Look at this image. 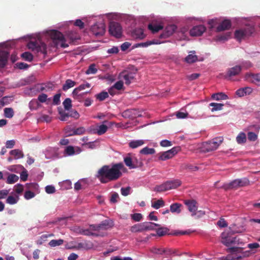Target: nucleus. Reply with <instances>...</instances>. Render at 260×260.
<instances>
[{
	"label": "nucleus",
	"instance_id": "1",
	"mask_svg": "<svg viewBox=\"0 0 260 260\" xmlns=\"http://www.w3.org/2000/svg\"><path fill=\"white\" fill-rule=\"evenodd\" d=\"M123 167L121 162L114 164L111 167L104 166L99 170L97 177L103 183L116 180L121 176V170Z\"/></svg>",
	"mask_w": 260,
	"mask_h": 260
},
{
	"label": "nucleus",
	"instance_id": "2",
	"mask_svg": "<svg viewBox=\"0 0 260 260\" xmlns=\"http://www.w3.org/2000/svg\"><path fill=\"white\" fill-rule=\"evenodd\" d=\"M50 36L54 47H58L60 46L61 48H67L69 45L66 43V39L63 35L58 30H52L50 32Z\"/></svg>",
	"mask_w": 260,
	"mask_h": 260
},
{
	"label": "nucleus",
	"instance_id": "3",
	"mask_svg": "<svg viewBox=\"0 0 260 260\" xmlns=\"http://www.w3.org/2000/svg\"><path fill=\"white\" fill-rule=\"evenodd\" d=\"M221 242L227 247L232 244H240L242 242L240 241L239 237H233L231 232H224L221 234Z\"/></svg>",
	"mask_w": 260,
	"mask_h": 260
},
{
	"label": "nucleus",
	"instance_id": "4",
	"mask_svg": "<svg viewBox=\"0 0 260 260\" xmlns=\"http://www.w3.org/2000/svg\"><path fill=\"white\" fill-rule=\"evenodd\" d=\"M223 138L222 137H216L208 142H204L203 145V150L205 152H209L216 150L222 143Z\"/></svg>",
	"mask_w": 260,
	"mask_h": 260
},
{
	"label": "nucleus",
	"instance_id": "5",
	"mask_svg": "<svg viewBox=\"0 0 260 260\" xmlns=\"http://www.w3.org/2000/svg\"><path fill=\"white\" fill-rule=\"evenodd\" d=\"M250 181L247 178L235 179L231 182L225 184L224 187L225 189H237L240 187L248 186Z\"/></svg>",
	"mask_w": 260,
	"mask_h": 260
},
{
	"label": "nucleus",
	"instance_id": "6",
	"mask_svg": "<svg viewBox=\"0 0 260 260\" xmlns=\"http://www.w3.org/2000/svg\"><path fill=\"white\" fill-rule=\"evenodd\" d=\"M109 31L113 36L120 38L122 36V27L118 22H111L109 24Z\"/></svg>",
	"mask_w": 260,
	"mask_h": 260
},
{
	"label": "nucleus",
	"instance_id": "7",
	"mask_svg": "<svg viewBox=\"0 0 260 260\" xmlns=\"http://www.w3.org/2000/svg\"><path fill=\"white\" fill-rule=\"evenodd\" d=\"M179 147H174L170 150L159 153L158 159L161 160H166L172 158L179 151Z\"/></svg>",
	"mask_w": 260,
	"mask_h": 260
},
{
	"label": "nucleus",
	"instance_id": "8",
	"mask_svg": "<svg viewBox=\"0 0 260 260\" xmlns=\"http://www.w3.org/2000/svg\"><path fill=\"white\" fill-rule=\"evenodd\" d=\"M90 84L89 83H86V84H81L78 87L75 88L72 92V95L74 99L81 102L82 95L84 93L79 94V92L86 88H90Z\"/></svg>",
	"mask_w": 260,
	"mask_h": 260
},
{
	"label": "nucleus",
	"instance_id": "9",
	"mask_svg": "<svg viewBox=\"0 0 260 260\" xmlns=\"http://www.w3.org/2000/svg\"><path fill=\"white\" fill-rule=\"evenodd\" d=\"M106 26L102 22L96 23L91 27V30L95 36H103L105 32Z\"/></svg>",
	"mask_w": 260,
	"mask_h": 260
},
{
	"label": "nucleus",
	"instance_id": "10",
	"mask_svg": "<svg viewBox=\"0 0 260 260\" xmlns=\"http://www.w3.org/2000/svg\"><path fill=\"white\" fill-rule=\"evenodd\" d=\"M206 27L203 25L194 26L190 30V35L191 36H201L206 30Z\"/></svg>",
	"mask_w": 260,
	"mask_h": 260
},
{
	"label": "nucleus",
	"instance_id": "11",
	"mask_svg": "<svg viewBox=\"0 0 260 260\" xmlns=\"http://www.w3.org/2000/svg\"><path fill=\"white\" fill-rule=\"evenodd\" d=\"M131 36L134 39L142 40L145 38L146 35L144 34V30L142 28H138L132 31Z\"/></svg>",
	"mask_w": 260,
	"mask_h": 260
},
{
	"label": "nucleus",
	"instance_id": "12",
	"mask_svg": "<svg viewBox=\"0 0 260 260\" xmlns=\"http://www.w3.org/2000/svg\"><path fill=\"white\" fill-rule=\"evenodd\" d=\"M185 204L187 206L188 210L192 213L191 215H195L196 214V211L198 209L197 202L193 200H187L185 201Z\"/></svg>",
	"mask_w": 260,
	"mask_h": 260
},
{
	"label": "nucleus",
	"instance_id": "13",
	"mask_svg": "<svg viewBox=\"0 0 260 260\" xmlns=\"http://www.w3.org/2000/svg\"><path fill=\"white\" fill-rule=\"evenodd\" d=\"M245 78L250 82L259 85L260 83V74L247 73L245 75Z\"/></svg>",
	"mask_w": 260,
	"mask_h": 260
},
{
	"label": "nucleus",
	"instance_id": "14",
	"mask_svg": "<svg viewBox=\"0 0 260 260\" xmlns=\"http://www.w3.org/2000/svg\"><path fill=\"white\" fill-rule=\"evenodd\" d=\"M253 91V89L250 87H245L238 89L236 94L239 97H242L250 94Z\"/></svg>",
	"mask_w": 260,
	"mask_h": 260
},
{
	"label": "nucleus",
	"instance_id": "15",
	"mask_svg": "<svg viewBox=\"0 0 260 260\" xmlns=\"http://www.w3.org/2000/svg\"><path fill=\"white\" fill-rule=\"evenodd\" d=\"M231 22L229 20L225 19L222 21L221 23L216 27L217 32L228 30L231 27Z\"/></svg>",
	"mask_w": 260,
	"mask_h": 260
},
{
	"label": "nucleus",
	"instance_id": "16",
	"mask_svg": "<svg viewBox=\"0 0 260 260\" xmlns=\"http://www.w3.org/2000/svg\"><path fill=\"white\" fill-rule=\"evenodd\" d=\"M241 71L242 67L241 66H236L228 69L227 75L229 77L235 76L239 75Z\"/></svg>",
	"mask_w": 260,
	"mask_h": 260
},
{
	"label": "nucleus",
	"instance_id": "17",
	"mask_svg": "<svg viewBox=\"0 0 260 260\" xmlns=\"http://www.w3.org/2000/svg\"><path fill=\"white\" fill-rule=\"evenodd\" d=\"M121 76L125 81L126 85H129L135 79V75L132 73L123 72Z\"/></svg>",
	"mask_w": 260,
	"mask_h": 260
},
{
	"label": "nucleus",
	"instance_id": "18",
	"mask_svg": "<svg viewBox=\"0 0 260 260\" xmlns=\"http://www.w3.org/2000/svg\"><path fill=\"white\" fill-rule=\"evenodd\" d=\"M85 132V129L84 127H80L76 129H72L70 131L66 132L67 136H71L74 135H80L83 134Z\"/></svg>",
	"mask_w": 260,
	"mask_h": 260
},
{
	"label": "nucleus",
	"instance_id": "19",
	"mask_svg": "<svg viewBox=\"0 0 260 260\" xmlns=\"http://www.w3.org/2000/svg\"><path fill=\"white\" fill-rule=\"evenodd\" d=\"M9 53L5 51L0 52V68H4L7 64Z\"/></svg>",
	"mask_w": 260,
	"mask_h": 260
},
{
	"label": "nucleus",
	"instance_id": "20",
	"mask_svg": "<svg viewBox=\"0 0 260 260\" xmlns=\"http://www.w3.org/2000/svg\"><path fill=\"white\" fill-rule=\"evenodd\" d=\"M135 113H136L135 109H127L122 113V116L125 118L134 119L135 116Z\"/></svg>",
	"mask_w": 260,
	"mask_h": 260
},
{
	"label": "nucleus",
	"instance_id": "21",
	"mask_svg": "<svg viewBox=\"0 0 260 260\" xmlns=\"http://www.w3.org/2000/svg\"><path fill=\"white\" fill-rule=\"evenodd\" d=\"M145 224L144 222L134 225L131 228V231L133 233L142 232L145 231Z\"/></svg>",
	"mask_w": 260,
	"mask_h": 260
},
{
	"label": "nucleus",
	"instance_id": "22",
	"mask_svg": "<svg viewBox=\"0 0 260 260\" xmlns=\"http://www.w3.org/2000/svg\"><path fill=\"white\" fill-rule=\"evenodd\" d=\"M168 187L169 190L175 189L179 187L181 184V182L178 179L167 181Z\"/></svg>",
	"mask_w": 260,
	"mask_h": 260
},
{
	"label": "nucleus",
	"instance_id": "23",
	"mask_svg": "<svg viewBox=\"0 0 260 260\" xmlns=\"http://www.w3.org/2000/svg\"><path fill=\"white\" fill-rule=\"evenodd\" d=\"M66 37L69 39L71 42H73L80 39L78 34L73 31H69L66 33Z\"/></svg>",
	"mask_w": 260,
	"mask_h": 260
},
{
	"label": "nucleus",
	"instance_id": "24",
	"mask_svg": "<svg viewBox=\"0 0 260 260\" xmlns=\"http://www.w3.org/2000/svg\"><path fill=\"white\" fill-rule=\"evenodd\" d=\"M108 130V126L105 124H102L97 126L96 129L93 130V133L99 135L105 134Z\"/></svg>",
	"mask_w": 260,
	"mask_h": 260
},
{
	"label": "nucleus",
	"instance_id": "25",
	"mask_svg": "<svg viewBox=\"0 0 260 260\" xmlns=\"http://www.w3.org/2000/svg\"><path fill=\"white\" fill-rule=\"evenodd\" d=\"M131 153L127 154V156L124 158V162L129 169H135L136 168V166L133 164V158L131 156Z\"/></svg>",
	"mask_w": 260,
	"mask_h": 260
},
{
	"label": "nucleus",
	"instance_id": "26",
	"mask_svg": "<svg viewBox=\"0 0 260 260\" xmlns=\"http://www.w3.org/2000/svg\"><path fill=\"white\" fill-rule=\"evenodd\" d=\"M148 28L153 33H156L160 30L162 29L163 26L160 24L150 23L148 26Z\"/></svg>",
	"mask_w": 260,
	"mask_h": 260
},
{
	"label": "nucleus",
	"instance_id": "27",
	"mask_svg": "<svg viewBox=\"0 0 260 260\" xmlns=\"http://www.w3.org/2000/svg\"><path fill=\"white\" fill-rule=\"evenodd\" d=\"M76 85V82L72 80L71 79H67L65 83L62 86V90L67 91L69 88L74 87Z\"/></svg>",
	"mask_w": 260,
	"mask_h": 260
},
{
	"label": "nucleus",
	"instance_id": "28",
	"mask_svg": "<svg viewBox=\"0 0 260 260\" xmlns=\"http://www.w3.org/2000/svg\"><path fill=\"white\" fill-rule=\"evenodd\" d=\"M182 206V205L179 203H174L172 204L170 206V211L172 213H176L177 214H179L181 212V207Z\"/></svg>",
	"mask_w": 260,
	"mask_h": 260
},
{
	"label": "nucleus",
	"instance_id": "29",
	"mask_svg": "<svg viewBox=\"0 0 260 260\" xmlns=\"http://www.w3.org/2000/svg\"><path fill=\"white\" fill-rule=\"evenodd\" d=\"M144 144V141L143 140H138L132 141L128 144L129 147L135 149L138 148Z\"/></svg>",
	"mask_w": 260,
	"mask_h": 260
},
{
	"label": "nucleus",
	"instance_id": "30",
	"mask_svg": "<svg viewBox=\"0 0 260 260\" xmlns=\"http://www.w3.org/2000/svg\"><path fill=\"white\" fill-rule=\"evenodd\" d=\"M10 154L12 155H13L15 157V159H19L24 157L23 152L19 149L12 150L10 151Z\"/></svg>",
	"mask_w": 260,
	"mask_h": 260
},
{
	"label": "nucleus",
	"instance_id": "31",
	"mask_svg": "<svg viewBox=\"0 0 260 260\" xmlns=\"http://www.w3.org/2000/svg\"><path fill=\"white\" fill-rule=\"evenodd\" d=\"M211 98L217 101L226 100L228 99V95L222 92L213 93L212 95Z\"/></svg>",
	"mask_w": 260,
	"mask_h": 260
},
{
	"label": "nucleus",
	"instance_id": "32",
	"mask_svg": "<svg viewBox=\"0 0 260 260\" xmlns=\"http://www.w3.org/2000/svg\"><path fill=\"white\" fill-rule=\"evenodd\" d=\"M19 200L18 195H15V196H9L6 199V203L10 205H14L16 204Z\"/></svg>",
	"mask_w": 260,
	"mask_h": 260
},
{
	"label": "nucleus",
	"instance_id": "33",
	"mask_svg": "<svg viewBox=\"0 0 260 260\" xmlns=\"http://www.w3.org/2000/svg\"><path fill=\"white\" fill-rule=\"evenodd\" d=\"M36 52H41L44 54H47V46L44 43L40 42L38 44Z\"/></svg>",
	"mask_w": 260,
	"mask_h": 260
},
{
	"label": "nucleus",
	"instance_id": "34",
	"mask_svg": "<svg viewBox=\"0 0 260 260\" xmlns=\"http://www.w3.org/2000/svg\"><path fill=\"white\" fill-rule=\"evenodd\" d=\"M167 182L160 184L159 185H157L155 187L154 190L156 192H164L167 190H169Z\"/></svg>",
	"mask_w": 260,
	"mask_h": 260
},
{
	"label": "nucleus",
	"instance_id": "35",
	"mask_svg": "<svg viewBox=\"0 0 260 260\" xmlns=\"http://www.w3.org/2000/svg\"><path fill=\"white\" fill-rule=\"evenodd\" d=\"M145 226V231L149 230H153L156 226H159L160 225L157 223H155L151 222H144Z\"/></svg>",
	"mask_w": 260,
	"mask_h": 260
},
{
	"label": "nucleus",
	"instance_id": "36",
	"mask_svg": "<svg viewBox=\"0 0 260 260\" xmlns=\"http://www.w3.org/2000/svg\"><path fill=\"white\" fill-rule=\"evenodd\" d=\"M96 99L99 101H103L109 97V94L108 92L103 91L95 95Z\"/></svg>",
	"mask_w": 260,
	"mask_h": 260
},
{
	"label": "nucleus",
	"instance_id": "37",
	"mask_svg": "<svg viewBox=\"0 0 260 260\" xmlns=\"http://www.w3.org/2000/svg\"><path fill=\"white\" fill-rule=\"evenodd\" d=\"M224 106L223 104L220 103H211L209 104V106L212 107L211 109L212 112H214L216 111H219L222 110V107Z\"/></svg>",
	"mask_w": 260,
	"mask_h": 260
},
{
	"label": "nucleus",
	"instance_id": "38",
	"mask_svg": "<svg viewBox=\"0 0 260 260\" xmlns=\"http://www.w3.org/2000/svg\"><path fill=\"white\" fill-rule=\"evenodd\" d=\"M176 26L175 25H171L166 27L165 29L166 36L169 37L176 30Z\"/></svg>",
	"mask_w": 260,
	"mask_h": 260
},
{
	"label": "nucleus",
	"instance_id": "39",
	"mask_svg": "<svg viewBox=\"0 0 260 260\" xmlns=\"http://www.w3.org/2000/svg\"><path fill=\"white\" fill-rule=\"evenodd\" d=\"M4 115L6 118H11L14 115V112L12 108H6L4 110Z\"/></svg>",
	"mask_w": 260,
	"mask_h": 260
},
{
	"label": "nucleus",
	"instance_id": "40",
	"mask_svg": "<svg viewBox=\"0 0 260 260\" xmlns=\"http://www.w3.org/2000/svg\"><path fill=\"white\" fill-rule=\"evenodd\" d=\"M165 205V204L163 200L162 199H160L153 203L151 206L155 209H158L160 207H164Z\"/></svg>",
	"mask_w": 260,
	"mask_h": 260
},
{
	"label": "nucleus",
	"instance_id": "41",
	"mask_svg": "<svg viewBox=\"0 0 260 260\" xmlns=\"http://www.w3.org/2000/svg\"><path fill=\"white\" fill-rule=\"evenodd\" d=\"M155 150L154 148H149L147 147H145L142 149L140 153L145 155L153 154L155 153Z\"/></svg>",
	"mask_w": 260,
	"mask_h": 260
},
{
	"label": "nucleus",
	"instance_id": "42",
	"mask_svg": "<svg viewBox=\"0 0 260 260\" xmlns=\"http://www.w3.org/2000/svg\"><path fill=\"white\" fill-rule=\"evenodd\" d=\"M237 142L238 144H242L246 142V136L245 133H240L236 138Z\"/></svg>",
	"mask_w": 260,
	"mask_h": 260
},
{
	"label": "nucleus",
	"instance_id": "43",
	"mask_svg": "<svg viewBox=\"0 0 260 260\" xmlns=\"http://www.w3.org/2000/svg\"><path fill=\"white\" fill-rule=\"evenodd\" d=\"M155 44V42L154 41H148L144 43H140L136 44L134 45V47L138 48V47H147L151 45Z\"/></svg>",
	"mask_w": 260,
	"mask_h": 260
},
{
	"label": "nucleus",
	"instance_id": "44",
	"mask_svg": "<svg viewBox=\"0 0 260 260\" xmlns=\"http://www.w3.org/2000/svg\"><path fill=\"white\" fill-rule=\"evenodd\" d=\"M19 179L18 176L15 174H10L7 178V183L8 184H13L17 182Z\"/></svg>",
	"mask_w": 260,
	"mask_h": 260
},
{
	"label": "nucleus",
	"instance_id": "45",
	"mask_svg": "<svg viewBox=\"0 0 260 260\" xmlns=\"http://www.w3.org/2000/svg\"><path fill=\"white\" fill-rule=\"evenodd\" d=\"M185 61L189 63L196 62L198 60L197 55L193 54L188 55L185 58Z\"/></svg>",
	"mask_w": 260,
	"mask_h": 260
},
{
	"label": "nucleus",
	"instance_id": "46",
	"mask_svg": "<svg viewBox=\"0 0 260 260\" xmlns=\"http://www.w3.org/2000/svg\"><path fill=\"white\" fill-rule=\"evenodd\" d=\"M21 56L26 61H31L33 59V55L29 52H25L22 53Z\"/></svg>",
	"mask_w": 260,
	"mask_h": 260
},
{
	"label": "nucleus",
	"instance_id": "47",
	"mask_svg": "<svg viewBox=\"0 0 260 260\" xmlns=\"http://www.w3.org/2000/svg\"><path fill=\"white\" fill-rule=\"evenodd\" d=\"M62 104L65 110H69L72 107L71 99L70 98L66 99Z\"/></svg>",
	"mask_w": 260,
	"mask_h": 260
},
{
	"label": "nucleus",
	"instance_id": "48",
	"mask_svg": "<svg viewBox=\"0 0 260 260\" xmlns=\"http://www.w3.org/2000/svg\"><path fill=\"white\" fill-rule=\"evenodd\" d=\"M235 37L238 40H241L246 37L243 29L236 30L235 32Z\"/></svg>",
	"mask_w": 260,
	"mask_h": 260
},
{
	"label": "nucleus",
	"instance_id": "49",
	"mask_svg": "<svg viewBox=\"0 0 260 260\" xmlns=\"http://www.w3.org/2000/svg\"><path fill=\"white\" fill-rule=\"evenodd\" d=\"M111 221L109 220H105L103 221L101 223L99 224V227H100V229H107L111 226Z\"/></svg>",
	"mask_w": 260,
	"mask_h": 260
},
{
	"label": "nucleus",
	"instance_id": "50",
	"mask_svg": "<svg viewBox=\"0 0 260 260\" xmlns=\"http://www.w3.org/2000/svg\"><path fill=\"white\" fill-rule=\"evenodd\" d=\"M98 70L95 68L94 64H90L88 69L86 71L85 73L86 74H94L97 72Z\"/></svg>",
	"mask_w": 260,
	"mask_h": 260
},
{
	"label": "nucleus",
	"instance_id": "51",
	"mask_svg": "<svg viewBox=\"0 0 260 260\" xmlns=\"http://www.w3.org/2000/svg\"><path fill=\"white\" fill-rule=\"evenodd\" d=\"M63 240L62 239L52 240L49 242V245L51 247H55L56 246L61 245L63 244Z\"/></svg>",
	"mask_w": 260,
	"mask_h": 260
},
{
	"label": "nucleus",
	"instance_id": "52",
	"mask_svg": "<svg viewBox=\"0 0 260 260\" xmlns=\"http://www.w3.org/2000/svg\"><path fill=\"white\" fill-rule=\"evenodd\" d=\"M39 43L37 42H30L27 44V47L32 51H36Z\"/></svg>",
	"mask_w": 260,
	"mask_h": 260
},
{
	"label": "nucleus",
	"instance_id": "53",
	"mask_svg": "<svg viewBox=\"0 0 260 260\" xmlns=\"http://www.w3.org/2000/svg\"><path fill=\"white\" fill-rule=\"evenodd\" d=\"M61 96V93H58L55 94L53 98L52 104L54 105H58L60 103V98Z\"/></svg>",
	"mask_w": 260,
	"mask_h": 260
},
{
	"label": "nucleus",
	"instance_id": "54",
	"mask_svg": "<svg viewBox=\"0 0 260 260\" xmlns=\"http://www.w3.org/2000/svg\"><path fill=\"white\" fill-rule=\"evenodd\" d=\"M64 152L68 155H74L75 153L74 148L72 146H67L64 150Z\"/></svg>",
	"mask_w": 260,
	"mask_h": 260
},
{
	"label": "nucleus",
	"instance_id": "55",
	"mask_svg": "<svg viewBox=\"0 0 260 260\" xmlns=\"http://www.w3.org/2000/svg\"><path fill=\"white\" fill-rule=\"evenodd\" d=\"M244 31V34L245 37H248L250 36L254 31V28L251 26H248L244 29H243Z\"/></svg>",
	"mask_w": 260,
	"mask_h": 260
},
{
	"label": "nucleus",
	"instance_id": "56",
	"mask_svg": "<svg viewBox=\"0 0 260 260\" xmlns=\"http://www.w3.org/2000/svg\"><path fill=\"white\" fill-rule=\"evenodd\" d=\"M168 231V230L167 228H160L157 230L156 233L158 236L161 237L165 235L167 233Z\"/></svg>",
	"mask_w": 260,
	"mask_h": 260
},
{
	"label": "nucleus",
	"instance_id": "57",
	"mask_svg": "<svg viewBox=\"0 0 260 260\" xmlns=\"http://www.w3.org/2000/svg\"><path fill=\"white\" fill-rule=\"evenodd\" d=\"M35 196V193L30 190L26 191L24 194V197L26 200H29Z\"/></svg>",
	"mask_w": 260,
	"mask_h": 260
},
{
	"label": "nucleus",
	"instance_id": "58",
	"mask_svg": "<svg viewBox=\"0 0 260 260\" xmlns=\"http://www.w3.org/2000/svg\"><path fill=\"white\" fill-rule=\"evenodd\" d=\"M248 139L250 141H255L257 139V136L253 132H248L247 134Z\"/></svg>",
	"mask_w": 260,
	"mask_h": 260
},
{
	"label": "nucleus",
	"instance_id": "59",
	"mask_svg": "<svg viewBox=\"0 0 260 260\" xmlns=\"http://www.w3.org/2000/svg\"><path fill=\"white\" fill-rule=\"evenodd\" d=\"M131 188L129 186L126 187H122L121 188V193L123 196H127L130 193Z\"/></svg>",
	"mask_w": 260,
	"mask_h": 260
},
{
	"label": "nucleus",
	"instance_id": "60",
	"mask_svg": "<svg viewBox=\"0 0 260 260\" xmlns=\"http://www.w3.org/2000/svg\"><path fill=\"white\" fill-rule=\"evenodd\" d=\"M47 95L45 93H42L38 96V100L41 103H45L47 100L50 101V98L47 99Z\"/></svg>",
	"mask_w": 260,
	"mask_h": 260
},
{
	"label": "nucleus",
	"instance_id": "61",
	"mask_svg": "<svg viewBox=\"0 0 260 260\" xmlns=\"http://www.w3.org/2000/svg\"><path fill=\"white\" fill-rule=\"evenodd\" d=\"M24 190L23 186L22 184H18L15 186V191L17 194H21Z\"/></svg>",
	"mask_w": 260,
	"mask_h": 260
},
{
	"label": "nucleus",
	"instance_id": "62",
	"mask_svg": "<svg viewBox=\"0 0 260 260\" xmlns=\"http://www.w3.org/2000/svg\"><path fill=\"white\" fill-rule=\"evenodd\" d=\"M188 114L187 112L178 111L176 113V116L178 118L182 119L187 117Z\"/></svg>",
	"mask_w": 260,
	"mask_h": 260
},
{
	"label": "nucleus",
	"instance_id": "63",
	"mask_svg": "<svg viewBox=\"0 0 260 260\" xmlns=\"http://www.w3.org/2000/svg\"><path fill=\"white\" fill-rule=\"evenodd\" d=\"M15 65L17 68L20 70L26 69L29 67V65L24 62H17Z\"/></svg>",
	"mask_w": 260,
	"mask_h": 260
},
{
	"label": "nucleus",
	"instance_id": "64",
	"mask_svg": "<svg viewBox=\"0 0 260 260\" xmlns=\"http://www.w3.org/2000/svg\"><path fill=\"white\" fill-rule=\"evenodd\" d=\"M113 86L115 88V89L119 90L122 89L123 83L122 81H119L116 82Z\"/></svg>",
	"mask_w": 260,
	"mask_h": 260
}]
</instances>
